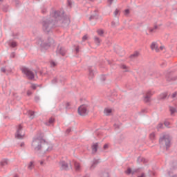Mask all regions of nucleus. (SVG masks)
Returning <instances> with one entry per match:
<instances>
[{"mask_svg":"<svg viewBox=\"0 0 177 177\" xmlns=\"http://www.w3.org/2000/svg\"><path fill=\"white\" fill-rule=\"evenodd\" d=\"M68 6H70V8H71V5H73L71 0H68Z\"/></svg>","mask_w":177,"mask_h":177,"instance_id":"49530a36","label":"nucleus"},{"mask_svg":"<svg viewBox=\"0 0 177 177\" xmlns=\"http://www.w3.org/2000/svg\"><path fill=\"white\" fill-rule=\"evenodd\" d=\"M114 127H115V128L120 129V125H118L117 124H114Z\"/></svg>","mask_w":177,"mask_h":177,"instance_id":"052dcab7","label":"nucleus"},{"mask_svg":"<svg viewBox=\"0 0 177 177\" xmlns=\"http://www.w3.org/2000/svg\"><path fill=\"white\" fill-rule=\"evenodd\" d=\"M111 26H112L113 27H115V22L112 21V22H111Z\"/></svg>","mask_w":177,"mask_h":177,"instance_id":"e2e57ef3","label":"nucleus"},{"mask_svg":"<svg viewBox=\"0 0 177 177\" xmlns=\"http://www.w3.org/2000/svg\"><path fill=\"white\" fill-rule=\"evenodd\" d=\"M12 37H15V38H17V37H19V33H17V34L12 33Z\"/></svg>","mask_w":177,"mask_h":177,"instance_id":"4d7b16f0","label":"nucleus"},{"mask_svg":"<svg viewBox=\"0 0 177 177\" xmlns=\"http://www.w3.org/2000/svg\"><path fill=\"white\" fill-rule=\"evenodd\" d=\"M21 131H23V126H21V124H19L15 133L16 139H23L24 135H21Z\"/></svg>","mask_w":177,"mask_h":177,"instance_id":"6e6552de","label":"nucleus"},{"mask_svg":"<svg viewBox=\"0 0 177 177\" xmlns=\"http://www.w3.org/2000/svg\"><path fill=\"white\" fill-rule=\"evenodd\" d=\"M75 52H76V53H78L80 52V46H77L75 48Z\"/></svg>","mask_w":177,"mask_h":177,"instance_id":"5fc2aeb1","label":"nucleus"},{"mask_svg":"<svg viewBox=\"0 0 177 177\" xmlns=\"http://www.w3.org/2000/svg\"><path fill=\"white\" fill-rule=\"evenodd\" d=\"M167 96H168V94H167V93H162L159 95V100H164L165 99L167 98Z\"/></svg>","mask_w":177,"mask_h":177,"instance_id":"4be33fe9","label":"nucleus"},{"mask_svg":"<svg viewBox=\"0 0 177 177\" xmlns=\"http://www.w3.org/2000/svg\"><path fill=\"white\" fill-rule=\"evenodd\" d=\"M138 172H140V168L134 169L132 170L131 167H128L127 169L125 171V174H127V175H131V174L132 175H135V174H138Z\"/></svg>","mask_w":177,"mask_h":177,"instance_id":"9d476101","label":"nucleus"},{"mask_svg":"<svg viewBox=\"0 0 177 177\" xmlns=\"http://www.w3.org/2000/svg\"><path fill=\"white\" fill-rule=\"evenodd\" d=\"M151 96H153V93H151V91L147 92L144 97V102L145 103H150L151 102Z\"/></svg>","mask_w":177,"mask_h":177,"instance_id":"9b49d317","label":"nucleus"},{"mask_svg":"<svg viewBox=\"0 0 177 177\" xmlns=\"http://www.w3.org/2000/svg\"><path fill=\"white\" fill-rule=\"evenodd\" d=\"M27 95H28V96H31V95H32V92L28 91Z\"/></svg>","mask_w":177,"mask_h":177,"instance_id":"13d9d810","label":"nucleus"},{"mask_svg":"<svg viewBox=\"0 0 177 177\" xmlns=\"http://www.w3.org/2000/svg\"><path fill=\"white\" fill-rule=\"evenodd\" d=\"M173 168L174 169H177V162H173Z\"/></svg>","mask_w":177,"mask_h":177,"instance_id":"a19ab883","label":"nucleus"},{"mask_svg":"<svg viewBox=\"0 0 177 177\" xmlns=\"http://www.w3.org/2000/svg\"><path fill=\"white\" fill-rule=\"evenodd\" d=\"M102 81H106V76L103 75L102 77Z\"/></svg>","mask_w":177,"mask_h":177,"instance_id":"0e129e2a","label":"nucleus"},{"mask_svg":"<svg viewBox=\"0 0 177 177\" xmlns=\"http://www.w3.org/2000/svg\"><path fill=\"white\" fill-rule=\"evenodd\" d=\"M73 162L74 164L75 171H80V169H81V165H80V163H78L75 160H73Z\"/></svg>","mask_w":177,"mask_h":177,"instance_id":"a211bd4d","label":"nucleus"},{"mask_svg":"<svg viewBox=\"0 0 177 177\" xmlns=\"http://www.w3.org/2000/svg\"><path fill=\"white\" fill-rule=\"evenodd\" d=\"M176 95H177V93H176V92H175L174 93H173L172 95H171L172 99H174V97H176Z\"/></svg>","mask_w":177,"mask_h":177,"instance_id":"6e6d98bb","label":"nucleus"},{"mask_svg":"<svg viewBox=\"0 0 177 177\" xmlns=\"http://www.w3.org/2000/svg\"><path fill=\"white\" fill-rule=\"evenodd\" d=\"M70 132H71V128H68L66 131V133L67 135H68V133H70Z\"/></svg>","mask_w":177,"mask_h":177,"instance_id":"09e8293b","label":"nucleus"},{"mask_svg":"<svg viewBox=\"0 0 177 177\" xmlns=\"http://www.w3.org/2000/svg\"><path fill=\"white\" fill-rule=\"evenodd\" d=\"M149 32H156V30L153 28H149Z\"/></svg>","mask_w":177,"mask_h":177,"instance_id":"864d4df0","label":"nucleus"},{"mask_svg":"<svg viewBox=\"0 0 177 177\" xmlns=\"http://www.w3.org/2000/svg\"><path fill=\"white\" fill-rule=\"evenodd\" d=\"M8 160H4L0 162V167H5V165H8Z\"/></svg>","mask_w":177,"mask_h":177,"instance_id":"cd10ccee","label":"nucleus"},{"mask_svg":"<svg viewBox=\"0 0 177 177\" xmlns=\"http://www.w3.org/2000/svg\"><path fill=\"white\" fill-rule=\"evenodd\" d=\"M150 139H151L153 140V139H154V138H156V134H154V133H151L149 136Z\"/></svg>","mask_w":177,"mask_h":177,"instance_id":"4c0bfd02","label":"nucleus"},{"mask_svg":"<svg viewBox=\"0 0 177 177\" xmlns=\"http://www.w3.org/2000/svg\"><path fill=\"white\" fill-rule=\"evenodd\" d=\"M9 44L11 48H16V46H17V43L16 41H11Z\"/></svg>","mask_w":177,"mask_h":177,"instance_id":"2f4dec72","label":"nucleus"},{"mask_svg":"<svg viewBox=\"0 0 177 177\" xmlns=\"http://www.w3.org/2000/svg\"><path fill=\"white\" fill-rule=\"evenodd\" d=\"M129 13H130L129 9H126V10H124V15H125V16H127V15H129Z\"/></svg>","mask_w":177,"mask_h":177,"instance_id":"79ce46f5","label":"nucleus"},{"mask_svg":"<svg viewBox=\"0 0 177 177\" xmlns=\"http://www.w3.org/2000/svg\"><path fill=\"white\" fill-rule=\"evenodd\" d=\"M106 149H109V144H105V145H104V150H106Z\"/></svg>","mask_w":177,"mask_h":177,"instance_id":"603ef678","label":"nucleus"},{"mask_svg":"<svg viewBox=\"0 0 177 177\" xmlns=\"http://www.w3.org/2000/svg\"><path fill=\"white\" fill-rule=\"evenodd\" d=\"M51 66H53V67H55L56 66V63L55 62H52Z\"/></svg>","mask_w":177,"mask_h":177,"instance_id":"680f3d73","label":"nucleus"},{"mask_svg":"<svg viewBox=\"0 0 177 177\" xmlns=\"http://www.w3.org/2000/svg\"><path fill=\"white\" fill-rule=\"evenodd\" d=\"M164 125H165V127H167L168 128L170 125V123L168 121H165Z\"/></svg>","mask_w":177,"mask_h":177,"instance_id":"58836bf2","label":"nucleus"},{"mask_svg":"<svg viewBox=\"0 0 177 177\" xmlns=\"http://www.w3.org/2000/svg\"><path fill=\"white\" fill-rule=\"evenodd\" d=\"M153 28L155 29V30H158V26L157 25H155Z\"/></svg>","mask_w":177,"mask_h":177,"instance_id":"69168bd1","label":"nucleus"},{"mask_svg":"<svg viewBox=\"0 0 177 177\" xmlns=\"http://www.w3.org/2000/svg\"><path fill=\"white\" fill-rule=\"evenodd\" d=\"M32 146V147H35V151H42V150H46V151H52L53 149V146H49V143H48L46 140L39 137L33 139Z\"/></svg>","mask_w":177,"mask_h":177,"instance_id":"f03ea898","label":"nucleus"},{"mask_svg":"<svg viewBox=\"0 0 177 177\" xmlns=\"http://www.w3.org/2000/svg\"><path fill=\"white\" fill-rule=\"evenodd\" d=\"M16 53L15 52L11 53L10 57L15 58Z\"/></svg>","mask_w":177,"mask_h":177,"instance_id":"37998d69","label":"nucleus"},{"mask_svg":"<svg viewBox=\"0 0 177 177\" xmlns=\"http://www.w3.org/2000/svg\"><path fill=\"white\" fill-rule=\"evenodd\" d=\"M164 128V124L162 123H159L157 126L158 131H160V129H162Z\"/></svg>","mask_w":177,"mask_h":177,"instance_id":"72a5a7b5","label":"nucleus"},{"mask_svg":"<svg viewBox=\"0 0 177 177\" xmlns=\"http://www.w3.org/2000/svg\"><path fill=\"white\" fill-rule=\"evenodd\" d=\"M82 39L83 41H86V39H88V35H85L84 36H83Z\"/></svg>","mask_w":177,"mask_h":177,"instance_id":"8fccbe9b","label":"nucleus"},{"mask_svg":"<svg viewBox=\"0 0 177 177\" xmlns=\"http://www.w3.org/2000/svg\"><path fill=\"white\" fill-rule=\"evenodd\" d=\"M13 177H20V176H19V174H15Z\"/></svg>","mask_w":177,"mask_h":177,"instance_id":"774afa93","label":"nucleus"},{"mask_svg":"<svg viewBox=\"0 0 177 177\" xmlns=\"http://www.w3.org/2000/svg\"><path fill=\"white\" fill-rule=\"evenodd\" d=\"M89 109H91V102L86 101L85 104H82L77 109V113L79 115L85 117L89 113Z\"/></svg>","mask_w":177,"mask_h":177,"instance_id":"20e7f679","label":"nucleus"},{"mask_svg":"<svg viewBox=\"0 0 177 177\" xmlns=\"http://www.w3.org/2000/svg\"><path fill=\"white\" fill-rule=\"evenodd\" d=\"M120 50H121V53L118 52V51H116V53L120 55V56H122L123 55L125 54V51H124L123 49L122 48H119Z\"/></svg>","mask_w":177,"mask_h":177,"instance_id":"f704fd0d","label":"nucleus"},{"mask_svg":"<svg viewBox=\"0 0 177 177\" xmlns=\"http://www.w3.org/2000/svg\"><path fill=\"white\" fill-rule=\"evenodd\" d=\"M55 122V118H50L48 122H46V125L50 126Z\"/></svg>","mask_w":177,"mask_h":177,"instance_id":"393cba45","label":"nucleus"},{"mask_svg":"<svg viewBox=\"0 0 177 177\" xmlns=\"http://www.w3.org/2000/svg\"><path fill=\"white\" fill-rule=\"evenodd\" d=\"M88 78L89 80H92L93 77H95V73H96V71H95V67L93 66H88Z\"/></svg>","mask_w":177,"mask_h":177,"instance_id":"f8f14e48","label":"nucleus"},{"mask_svg":"<svg viewBox=\"0 0 177 177\" xmlns=\"http://www.w3.org/2000/svg\"><path fill=\"white\" fill-rule=\"evenodd\" d=\"M89 20H97L99 19V16L97 15H91L90 17L88 18Z\"/></svg>","mask_w":177,"mask_h":177,"instance_id":"c756f323","label":"nucleus"},{"mask_svg":"<svg viewBox=\"0 0 177 177\" xmlns=\"http://www.w3.org/2000/svg\"><path fill=\"white\" fill-rule=\"evenodd\" d=\"M137 162L138 164H140V162H144V164H146V162H147V160L145 158L139 156L137 159Z\"/></svg>","mask_w":177,"mask_h":177,"instance_id":"aec40b11","label":"nucleus"},{"mask_svg":"<svg viewBox=\"0 0 177 177\" xmlns=\"http://www.w3.org/2000/svg\"><path fill=\"white\" fill-rule=\"evenodd\" d=\"M38 42L41 48H43L44 49H49V48L55 44V40L53 38L48 37L46 42H45L42 38H39Z\"/></svg>","mask_w":177,"mask_h":177,"instance_id":"39448f33","label":"nucleus"},{"mask_svg":"<svg viewBox=\"0 0 177 177\" xmlns=\"http://www.w3.org/2000/svg\"><path fill=\"white\" fill-rule=\"evenodd\" d=\"M35 100L37 103H38L39 102V96H35Z\"/></svg>","mask_w":177,"mask_h":177,"instance_id":"c03bdc74","label":"nucleus"},{"mask_svg":"<svg viewBox=\"0 0 177 177\" xmlns=\"http://www.w3.org/2000/svg\"><path fill=\"white\" fill-rule=\"evenodd\" d=\"M120 140L121 141V142H122V140H124V135H122V134H121L120 136Z\"/></svg>","mask_w":177,"mask_h":177,"instance_id":"a18cd8bd","label":"nucleus"},{"mask_svg":"<svg viewBox=\"0 0 177 177\" xmlns=\"http://www.w3.org/2000/svg\"><path fill=\"white\" fill-rule=\"evenodd\" d=\"M97 164H99V160L94 159L91 166L90 167V169H91V170L95 169V168H96V165H97Z\"/></svg>","mask_w":177,"mask_h":177,"instance_id":"dca6fc26","label":"nucleus"},{"mask_svg":"<svg viewBox=\"0 0 177 177\" xmlns=\"http://www.w3.org/2000/svg\"><path fill=\"white\" fill-rule=\"evenodd\" d=\"M139 57V52L136 51L133 54L130 55V59H136Z\"/></svg>","mask_w":177,"mask_h":177,"instance_id":"5701e85b","label":"nucleus"},{"mask_svg":"<svg viewBox=\"0 0 177 177\" xmlns=\"http://www.w3.org/2000/svg\"><path fill=\"white\" fill-rule=\"evenodd\" d=\"M172 138L168 134L163 135L159 138V145L160 147H164L166 150H168L171 147V141Z\"/></svg>","mask_w":177,"mask_h":177,"instance_id":"7ed1b4c3","label":"nucleus"},{"mask_svg":"<svg viewBox=\"0 0 177 177\" xmlns=\"http://www.w3.org/2000/svg\"><path fill=\"white\" fill-rule=\"evenodd\" d=\"M61 24V27L66 28L70 25V18H64V12L56 10L51 14V17L42 21V30L45 34H52L53 30L59 27Z\"/></svg>","mask_w":177,"mask_h":177,"instance_id":"f257e3e1","label":"nucleus"},{"mask_svg":"<svg viewBox=\"0 0 177 177\" xmlns=\"http://www.w3.org/2000/svg\"><path fill=\"white\" fill-rule=\"evenodd\" d=\"M99 147V142L93 143L91 146L92 154L97 153V148Z\"/></svg>","mask_w":177,"mask_h":177,"instance_id":"4468645a","label":"nucleus"},{"mask_svg":"<svg viewBox=\"0 0 177 177\" xmlns=\"http://www.w3.org/2000/svg\"><path fill=\"white\" fill-rule=\"evenodd\" d=\"M1 71L2 73H6V69H5V68H1Z\"/></svg>","mask_w":177,"mask_h":177,"instance_id":"bf43d9fd","label":"nucleus"},{"mask_svg":"<svg viewBox=\"0 0 177 177\" xmlns=\"http://www.w3.org/2000/svg\"><path fill=\"white\" fill-rule=\"evenodd\" d=\"M21 70L23 74H25L28 80H34V78H35L34 72L30 70V68L27 67H22Z\"/></svg>","mask_w":177,"mask_h":177,"instance_id":"423d86ee","label":"nucleus"},{"mask_svg":"<svg viewBox=\"0 0 177 177\" xmlns=\"http://www.w3.org/2000/svg\"><path fill=\"white\" fill-rule=\"evenodd\" d=\"M119 13H120V10L116 9V10H115V12H114V16H115V17H117V15H118Z\"/></svg>","mask_w":177,"mask_h":177,"instance_id":"ea45409f","label":"nucleus"},{"mask_svg":"<svg viewBox=\"0 0 177 177\" xmlns=\"http://www.w3.org/2000/svg\"><path fill=\"white\" fill-rule=\"evenodd\" d=\"M113 1L114 0H108V2L110 3V5H111V3H113Z\"/></svg>","mask_w":177,"mask_h":177,"instance_id":"338daca9","label":"nucleus"},{"mask_svg":"<svg viewBox=\"0 0 177 177\" xmlns=\"http://www.w3.org/2000/svg\"><path fill=\"white\" fill-rule=\"evenodd\" d=\"M70 106H71V102H66V110H70Z\"/></svg>","mask_w":177,"mask_h":177,"instance_id":"c9c22d12","label":"nucleus"},{"mask_svg":"<svg viewBox=\"0 0 177 177\" xmlns=\"http://www.w3.org/2000/svg\"><path fill=\"white\" fill-rule=\"evenodd\" d=\"M94 41H95V43L96 44V45H97V46H99V45H100V39L99 37H95Z\"/></svg>","mask_w":177,"mask_h":177,"instance_id":"bb28decb","label":"nucleus"},{"mask_svg":"<svg viewBox=\"0 0 177 177\" xmlns=\"http://www.w3.org/2000/svg\"><path fill=\"white\" fill-rule=\"evenodd\" d=\"M169 110H170V113H171V115H172V114H175V113H176V108L169 106Z\"/></svg>","mask_w":177,"mask_h":177,"instance_id":"c85d7f7f","label":"nucleus"},{"mask_svg":"<svg viewBox=\"0 0 177 177\" xmlns=\"http://www.w3.org/2000/svg\"><path fill=\"white\" fill-rule=\"evenodd\" d=\"M58 80H59V81L62 84V82H63V81H64V77H60V78L54 77V79L51 81L52 84H57Z\"/></svg>","mask_w":177,"mask_h":177,"instance_id":"f3484780","label":"nucleus"},{"mask_svg":"<svg viewBox=\"0 0 177 177\" xmlns=\"http://www.w3.org/2000/svg\"><path fill=\"white\" fill-rule=\"evenodd\" d=\"M56 53L57 55H61V56H66V53H67V50H66L64 46L59 44L57 47Z\"/></svg>","mask_w":177,"mask_h":177,"instance_id":"0eeeda50","label":"nucleus"},{"mask_svg":"<svg viewBox=\"0 0 177 177\" xmlns=\"http://www.w3.org/2000/svg\"><path fill=\"white\" fill-rule=\"evenodd\" d=\"M8 6H3V12H8Z\"/></svg>","mask_w":177,"mask_h":177,"instance_id":"e433bc0d","label":"nucleus"},{"mask_svg":"<svg viewBox=\"0 0 177 177\" xmlns=\"http://www.w3.org/2000/svg\"><path fill=\"white\" fill-rule=\"evenodd\" d=\"M176 76H174V73L169 71L166 73V80L169 82H171V81H176Z\"/></svg>","mask_w":177,"mask_h":177,"instance_id":"1a4fd4ad","label":"nucleus"},{"mask_svg":"<svg viewBox=\"0 0 177 177\" xmlns=\"http://www.w3.org/2000/svg\"><path fill=\"white\" fill-rule=\"evenodd\" d=\"M101 177H110V174L107 171L102 173Z\"/></svg>","mask_w":177,"mask_h":177,"instance_id":"473e14b6","label":"nucleus"},{"mask_svg":"<svg viewBox=\"0 0 177 177\" xmlns=\"http://www.w3.org/2000/svg\"><path fill=\"white\" fill-rule=\"evenodd\" d=\"M41 13H43V15H45V13H46V8H42Z\"/></svg>","mask_w":177,"mask_h":177,"instance_id":"3c124183","label":"nucleus"},{"mask_svg":"<svg viewBox=\"0 0 177 177\" xmlns=\"http://www.w3.org/2000/svg\"><path fill=\"white\" fill-rule=\"evenodd\" d=\"M104 113L105 115H110V114H111V113H113V110L111 109L105 108L104 110Z\"/></svg>","mask_w":177,"mask_h":177,"instance_id":"412c9836","label":"nucleus"},{"mask_svg":"<svg viewBox=\"0 0 177 177\" xmlns=\"http://www.w3.org/2000/svg\"><path fill=\"white\" fill-rule=\"evenodd\" d=\"M59 165L61 167L62 170L67 171V169H68V163L66 162V161H60Z\"/></svg>","mask_w":177,"mask_h":177,"instance_id":"ddd939ff","label":"nucleus"},{"mask_svg":"<svg viewBox=\"0 0 177 177\" xmlns=\"http://www.w3.org/2000/svg\"><path fill=\"white\" fill-rule=\"evenodd\" d=\"M151 49L152 50H154V49H155V50L156 52H159L160 51V48H158V46H157V43L154 42V41L152 42V44H151Z\"/></svg>","mask_w":177,"mask_h":177,"instance_id":"2eb2a0df","label":"nucleus"},{"mask_svg":"<svg viewBox=\"0 0 177 177\" xmlns=\"http://www.w3.org/2000/svg\"><path fill=\"white\" fill-rule=\"evenodd\" d=\"M119 67L120 68H122V70H124V73H128L129 72V70H128V66H127V65L124 64H121Z\"/></svg>","mask_w":177,"mask_h":177,"instance_id":"6ab92c4d","label":"nucleus"},{"mask_svg":"<svg viewBox=\"0 0 177 177\" xmlns=\"http://www.w3.org/2000/svg\"><path fill=\"white\" fill-rule=\"evenodd\" d=\"M97 32L98 35H100V37H103V34H104V31L102 29H98L97 30Z\"/></svg>","mask_w":177,"mask_h":177,"instance_id":"7c9ffc66","label":"nucleus"},{"mask_svg":"<svg viewBox=\"0 0 177 177\" xmlns=\"http://www.w3.org/2000/svg\"><path fill=\"white\" fill-rule=\"evenodd\" d=\"M31 88H32V89L35 91V89H37V85L36 84H32Z\"/></svg>","mask_w":177,"mask_h":177,"instance_id":"de8ad7c7","label":"nucleus"},{"mask_svg":"<svg viewBox=\"0 0 177 177\" xmlns=\"http://www.w3.org/2000/svg\"><path fill=\"white\" fill-rule=\"evenodd\" d=\"M28 115H29L30 120H33L34 115H35V112L32 111H28Z\"/></svg>","mask_w":177,"mask_h":177,"instance_id":"a878e982","label":"nucleus"},{"mask_svg":"<svg viewBox=\"0 0 177 177\" xmlns=\"http://www.w3.org/2000/svg\"><path fill=\"white\" fill-rule=\"evenodd\" d=\"M34 161H30L29 162V164L28 165V169H30V171H31V169H32V168H34L35 167V165Z\"/></svg>","mask_w":177,"mask_h":177,"instance_id":"b1692460","label":"nucleus"}]
</instances>
